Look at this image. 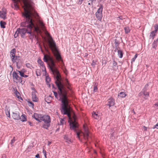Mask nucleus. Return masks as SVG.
<instances>
[{"instance_id":"nucleus-1","label":"nucleus","mask_w":158,"mask_h":158,"mask_svg":"<svg viewBox=\"0 0 158 158\" xmlns=\"http://www.w3.org/2000/svg\"><path fill=\"white\" fill-rule=\"evenodd\" d=\"M42 52L44 55V60L47 63L52 73L56 75L55 83L58 89V94L60 99L61 100L62 109L63 114H67L69 119V122L70 123V127L71 129L76 131L77 137L80 140L81 138L83 137L85 140L89 141L91 137V134L89 131L88 128L86 125H83V132L81 131H77L76 129L78 127V124L75 118L73 119L71 118L70 113V107L68 106V100L67 96V91L64 85L60 81L61 77L59 72L56 67V64L52 57L50 56L44 54V52L40 47Z\"/></svg>"},{"instance_id":"nucleus-2","label":"nucleus","mask_w":158,"mask_h":158,"mask_svg":"<svg viewBox=\"0 0 158 158\" xmlns=\"http://www.w3.org/2000/svg\"><path fill=\"white\" fill-rule=\"evenodd\" d=\"M14 2L13 5L15 9L17 10L20 0H12ZM23 4L24 12L23 15L25 19V24L27 28L30 30H46L45 24L39 18L38 13L35 11L27 0H21Z\"/></svg>"},{"instance_id":"nucleus-3","label":"nucleus","mask_w":158,"mask_h":158,"mask_svg":"<svg viewBox=\"0 0 158 158\" xmlns=\"http://www.w3.org/2000/svg\"><path fill=\"white\" fill-rule=\"evenodd\" d=\"M45 31V35L49 48L52 50L57 61L60 62L62 69V67L63 68H64V63L62 59L61 55L57 49L54 40H53L50 35L47 31V30Z\"/></svg>"},{"instance_id":"nucleus-4","label":"nucleus","mask_w":158,"mask_h":158,"mask_svg":"<svg viewBox=\"0 0 158 158\" xmlns=\"http://www.w3.org/2000/svg\"><path fill=\"white\" fill-rule=\"evenodd\" d=\"M99 6V7L96 12L95 15L98 20L101 21L102 17V11L103 9V6L102 4H100Z\"/></svg>"},{"instance_id":"nucleus-5","label":"nucleus","mask_w":158,"mask_h":158,"mask_svg":"<svg viewBox=\"0 0 158 158\" xmlns=\"http://www.w3.org/2000/svg\"><path fill=\"white\" fill-rule=\"evenodd\" d=\"M18 73L15 72H13L12 73V76L14 82L16 83L19 82L21 83L22 81V78L19 77Z\"/></svg>"},{"instance_id":"nucleus-6","label":"nucleus","mask_w":158,"mask_h":158,"mask_svg":"<svg viewBox=\"0 0 158 158\" xmlns=\"http://www.w3.org/2000/svg\"><path fill=\"white\" fill-rule=\"evenodd\" d=\"M7 11L6 9L3 8L1 10H0V18H2L3 19H5L6 18Z\"/></svg>"},{"instance_id":"nucleus-7","label":"nucleus","mask_w":158,"mask_h":158,"mask_svg":"<svg viewBox=\"0 0 158 158\" xmlns=\"http://www.w3.org/2000/svg\"><path fill=\"white\" fill-rule=\"evenodd\" d=\"M43 121L45 123H49L51 121L50 117L48 115H44L43 116L42 119H41V121Z\"/></svg>"},{"instance_id":"nucleus-8","label":"nucleus","mask_w":158,"mask_h":158,"mask_svg":"<svg viewBox=\"0 0 158 158\" xmlns=\"http://www.w3.org/2000/svg\"><path fill=\"white\" fill-rule=\"evenodd\" d=\"M32 117L36 120L41 122V119H42L43 115L37 113H34Z\"/></svg>"},{"instance_id":"nucleus-9","label":"nucleus","mask_w":158,"mask_h":158,"mask_svg":"<svg viewBox=\"0 0 158 158\" xmlns=\"http://www.w3.org/2000/svg\"><path fill=\"white\" fill-rule=\"evenodd\" d=\"M38 63L40 64V67L43 71L46 72L44 62L40 59H39L37 61Z\"/></svg>"},{"instance_id":"nucleus-10","label":"nucleus","mask_w":158,"mask_h":158,"mask_svg":"<svg viewBox=\"0 0 158 158\" xmlns=\"http://www.w3.org/2000/svg\"><path fill=\"white\" fill-rule=\"evenodd\" d=\"M37 91H32V99L34 102H37L38 98L37 96Z\"/></svg>"},{"instance_id":"nucleus-11","label":"nucleus","mask_w":158,"mask_h":158,"mask_svg":"<svg viewBox=\"0 0 158 158\" xmlns=\"http://www.w3.org/2000/svg\"><path fill=\"white\" fill-rule=\"evenodd\" d=\"M12 116L15 119L18 120L20 118L19 113L18 112H13L12 114Z\"/></svg>"},{"instance_id":"nucleus-12","label":"nucleus","mask_w":158,"mask_h":158,"mask_svg":"<svg viewBox=\"0 0 158 158\" xmlns=\"http://www.w3.org/2000/svg\"><path fill=\"white\" fill-rule=\"evenodd\" d=\"M28 31V30H17L14 35V37L16 38L20 33H22L23 35H24L25 33Z\"/></svg>"},{"instance_id":"nucleus-13","label":"nucleus","mask_w":158,"mask_h":158,"mask_svg":"<svg viewBox=\"0 0 158 158\" xmlns=\"http://www.w3.org/2000/svg\"><path fill=\"white\" fill-rule=\"evenodd\" d=\"M114 100L112 98H110L108 100V105L110 107L111 106H113L114 104Z\"/></svg>"},{"instance_id":"nucleus-14","label":"nucleus","mask_w":158,"mask_h":158,"mask_svg":"<svg viewBox=\"0 0 158 158\" xmlns=\"http://www.w3.org/2000/svg\"><path fill=\"white\" fill-rule=\"evenodd\" d=\"M20 57L19 56H15V57L13 58L12 60L13 63H16L17 64L19 61Z\"/></svg>"},{"instance_id":"nucleus-15","label":"nucleus","mask_w":158,"mask_h":158,"mask_svg":"<svg viewBox=\"0 0 158 158\" xmlns=\"http://www.w3.org/2000/svg\"><path fill=\"white\" fill-rule=\"evenodd\" d=\"M52 97L50 95L47 96L45 98V100L48 103H50L52 100Z\"/></svg>"},{"instance_id":"nucleus-16","label":"nucleus","mask_w":158,"mask_h":158,"mask_svg":"<svg viewBox=\"0 0 158 158\" xmlns=\"http://www.w3.org/2000/svg\"><path fill=\"white\" fill-rule=\"evenodd\" d=\"M16 53V50L14 48L11 50L10 52V56L11 59L15 56V53Z\"/></svg>"},{"instance_id":"nucleus-17","label":"nucleus","mask_w":158,"mask_h":158,"mask_svg":"<svg viewBox=\"0 0 158 158\" xmlns=\"http://www.w3.org/2000/svg\"><path fill=\"white\" fill-rule=\"evenodd\" d=\"M92 115L93 117L96 119H98L99 118V115L98 114V112H93L92 114Z\"/></svg>"},{"instance_id":"nucleus-18","label":"nucleus","mask_w":158,"mask_h":158,"mask_svg":"<svg viewBox=\"0 0 158 158\" xmlns=\"http://www.w3.org/2000/svg\"><path fill=\"white\" fill-rule=\"evenodd\" d=\"M157 30H154L152 31L150 33V38L153 39L154 38L156 34Z\"/></svg>"},{"instance_id":"nucleus-19","label":"nucleus","mask_w":158,"mask_h":158,"mask_svg":"<svg viewBox=\"0 0 158 158\" xmlns=\"http://www.w3.org/2000/svg\"><path fill=\"white\" fill-rule=\"evenodd\" d=\"M15 94L16 97L18 98L19 100H23V99L21 97L20 94L19 92L16 90L15 92Z\"/></svg>"},{"instance_id":"nucleus-20","label":"nucleus","mask_w":158,"mask_h":158,"mask_svg":"<svg viewBox=\"0 0 158 158\" xmlns=\"http://www.w3.org/2000/svg\"><path fill=\"white\" fill-rule=\"evenodd\" d=\"M143 94L144 96H145V98L146 99H147L146 98H147L149 96V93L146 91H144L141 92L139 94V95H141V94Z\"/></svg>"},{"instance_id":"nucleus-21","label":"nucleus","mask_w":158,"mask_h":158,"mask_svg":"<svg viewBox=\"0 0 158 158\" xmlns=\"http://www.w3.org/2000/svg\"><path fill=\"white\" fill-rule=\"evenodd\" d=\"M64 139L65 140V142L68 143H72L73 141L67 136H64Z\"/></svg>"},{"instance_id":"nucleus-22","label":"nucleus","mask_w":158,"mask_h":158,"mask_svg":"<svg viewBox=\"0 0 158 158\" xmlns=\"http://www.w3.org/2000/svg\"><path fill=\"white\" fill-rule=\"evenodd\" d=\"M127 95L125 92H121L118 94V96L122 98H125Z\"/></svg>"},{"instance_id":"nucleus-23","label":"nucleus","mask_w":158,"mask_h":158,"mask_svg":"<svg viewBox=\"0 0 158 158\" xmlns=\"http://www.w3.org/2000/svg\"><path fill=\"white\" fill-rule=\"evenodd\" d=\"M21 120L23 122L26 121L27 120V118L26 115L24 114H23L20 117V118Z\"/></svg>"},{"instance_id":"nucleus-24","label":"nucleus","mask_w":158,"mask_h":158,"mask_svg":"<svg viewBox=\"0 0 158 158\" xmlns=\"http://www.w3.org/2000/svg\"><path fill=\"white\" fill-rule=\"evenodd\" d=\"M17 72L19 73V74L22 77H27L28 76V75L24 74V73L21 71L18 70L17 71Z\"/></svg>"},{"instance_id":"nucleus-25","label":"nucleus","mask_w":158,"mask_h":158,"mask_svg":"<svg viewBox=\"0 0 158 158\" xmlns=\"http://www.w3.org/2000/svg\"><path fill=\"white\" fill-rule=\"evenodd\" d=\"M118 55L119 57L122 58L123 56V53L122 51L120 50H118Z\"/></svg>"},{"instance_id":"nucleus-26","label":"nucleus","mask_w":158,"mask_h":158,"mask_svg":"<svg viewBox=\"0 0 158 158\" xmlns=\"http://www.w3.org/2000/svg\"><path fill=\"white\" fill-rule=\"evenodd\" d=\"M157 44L156 41L155 40L152 44V47L156 49Z\"/></svg>"},{"instance_id":"nucleus-27","label":"nucleus","mask_w":158,"mask_h":158,"mask_svg":"<svg viewBox=\"0 0 158 158\" xmlns=\"http://www.w3.org/2000/svg\"><path fill=\"white\" fill-rule=\"evenodd\" d=\"M27 103L28 105L29 106L31 107L32 108H33L34 104L32 102L30 101H27Z\"/></svg>"},{"instance_id":"nucleus-28","label":"nucleus","mask_w":158,"mask_h":158,"mask_svg":"<svg viewBox=\"0 0 158 158\" xmlns=\"http://www.w3.org/2000/svg\"><path fill=\"white\" fill-rule=\"evenodd\" d=\"M65 84L66 86L67 87V88L70 89V84L68 80L67 79L65 80Z\"/></svg>"},{"instance_id":"nucleus-29","label":"nucleus","mask_w":158,"mask_h":158,"mask_svg":"<svg viewBox=\"0 0 158 158\" xmlns=\"http://www.w3.org/2000/svg\"><path fill=\"white\" fill-rule=\"evenodd\" d=\"M6 24V23L4 22L1 21L0 22V25L1 27L2 28H4L5 27V25Z\"/></svg>"},{"instance_id":"nucleus-30","label":"nucleus","mask_w":158,"mask_h":158,"mask_svg":"<svg viewBox=\"0 0 158 158\" xmlns=\"http://www.w3.org/2000/svg\"><path fill=\"white\" fill-rule=\"evenodd\" d=\"M5 112L7 116L10 118V114L9 110L8 109L5 110Z\"/></svg>"},{"instance_id":"nucleus-31","label":"nucleus","mask_w":158,"mask_h":158,"mask_svg":"<svg viewBox=\"0 0 158 158\" xmlns=\"http://www.w3.org/2000/svg\"><path fill=\"white\" fill-rule=\"evenodd\" d=\"M36 74L37 76H40L41 75V73L40 72V70L39 69H37L36 71Z\"/></svg>"},{"instance_id":"nucleus-32","label":"nucleus","mask_w":158,"mask_h":158,"mask_svg":"<svg viewBox=\"0 0 158 158\" xmlns=\"http://www.w3.org/2000/svg\"><path fill=\"white\" fill-rule=\"evenodd\" d=\"M117 63L115 62V61H113V69H114L115 68V67H117Z\"/></svg>"},{"instance_id":"nucleus-33","label":"nucleus","mask_w":158,"mask_h":158,"mask_svg":"<svg viewBox=\"0 0 158 158\" xmlns=\"http://www.w3.org/2000/svg\"><path fill=\"white\" fill-rule=\"evenodd\" d=\"M46 124H44L43 125V127L47 129L48 127L49 126L50 124L49 123H46Z\"/></svg>"},{"instance_id":"nucleus-34","label":"nucleus","mask_w":158,"mask_h":158,"mask_svg":"<svg viewBox=\"0 0 158 158\" xmlns=\"http://www.w3.org/2000/svg\"><path fill=\"white\" fill-rule=\"evenodd\" d=\"M138 56L137 54H136L135 56L132 58V59L131 60V63L132 62H134L135 61V59Z\"/></svg>"},{"instance_id":"nucleus-35","label":"nucleus","mask_w":158,"mask_h":158,"mask_svg":"<svg viewBox=\"0 0 158 158\" xmlns=\"http://www.w3.org/2000/svg\"><path fill=\"white\" fill-rule=\"evenodd\" d=\"M62 70H63V71H64V73L66 74V75H67V73H68V72H67V70L66 69H65V68L64 67V68H63V67H62Z\"/></svg>"},{"instance_id":"nucleus-36","label":"nucleus","mask_w":158,"mask_h":158,"mask_svg":"<svg viewBox=\"0 0 158 158\" xmlns=\"http://www.w3.org/2000/svg\"><path fill=\"white\" fill-rule=\"evenodd\" d=\"M16 140L15 139V137H13V139H12L10 143L11 145H12L13 143Z\"/></svg>"},{"instance_id":"nucleus-37","label":"nucleus","mask_w":158,"mask_h":158,"mask_svg":"<svg viewBox=\"0 0 158 158\" xmlns=\"http://www.w3.org/2000/svg\"><path fill=\"white\" fill-rule=\"evenodd\" d=\"M60 123H61V124L62 125L64 124L65 122L64 119H61L60 120Z\"/></svg>"},{"instance_id":"nucleus-38","label":"nucleus","mask_w":158,"mask_h":158,"mask_svg":"<svg viewBox=\"0 0 158 158\" xmlns=\"http://www.w3.org/2000/svg\"><path fill=\"white\" fill-rule=\"evenodd\" d=\"M43 152L44 153V155L45 158H47L46 152V151L44 149H43Z\"/></svg>"},{"instance_id":"nucleus-39","label":"nucleus","mask_w":158,"mask_h":158,"mask_svg":"<svg viewBox=\"0 0 158 158\" xmlns=\"http://www.w3.org/2000/svg\"><path fill=\"white\" fill-rule=\"evenodd\" d=\"M46 82L48 83L50 81V78L48 77H47L46 78Z\"/></svg>"},{"instance_id":"nucleus-40","label":"nucleus","mask_w":158,"mask_h":158,"mask_svg":"<svg viewBox=\"0 0 158 158\" xmlns=\"http://www.w3.org/2000/svg\"><path fill=\"white\" fill-rule=\"evenodd\" d=\"M26 66L28 68H31L32 65L30 63H27L26 64Z\"/></svg>"},{"instance_id":"nucleus-41","label":"nucleus","mask_w":158,"mask_h":158,"mask_svg":"<svg viewBox=\"0 0 158 158\" xmlns=\"http://www.w3.org/2000/svg\"><path fill=\"white\" fill-rule=\"evenodd\" d=\"M98 88L96 86H94V92H96L97 91Z\"/></svg>"},{"instance_id":"nucleus-42","label":"nucleus","mask_w":158,"mask_h":158,"mask_svg":"<svg viewBox=\"0 0 158 158\" xmlns=\"http://www.w3.org/2000/svg\"><path fill=\"white\" fill-rule=\"evenodd\" d=\"M96 64V62L94 60H93L92 63L91 64V65L92 66H94Z\"/></svg>"},{"instance_id":"nucleus-43","label":"nucleus","mask_w":158,"mask_h":158,"mask_svg":"<svg viewBox=\"0 0 158 158\" xmlns=\"http://www.w3.org/2000/svg\"><path fill=\"white\" fill-rule=\"evenodd\" d=\"M154 28L155 30H158V24H156L154 25Z\"/></svg>"},{"instance_id":"nucleus-44","label":"nucleus","mask_w":158,"mask_h":158,"mask_svg":"<svg viewBox=\"0 0 158 158\" xmlns=\"http://www.w3.org/2000/svg\"><path fill=\"white\" fill-rule=\"evenodd\" d=\"M83 1L84 0H79L78 2V4H81Z\"/></svg>"},{"instance_id":"nucleus-45","label":"nucleus","mask_w":158,"mask_h":158,"mask_svg":"<svg viewBox=\"0 0 158 158\" xmlns=\"http://www.w3.org/2000/svg\"><path fill=\"white\" fill-rule=\"evenodd\" d=\"M54 95L56 98H57V94L56 92H53Z\"/></svg>"},{"instance_id":"nucleus-46","label":"nucleus","mask_w":158,"mask_h":158,"mask_svg":"<svg viewBox=\"0 0 158 158\" xmlns=\"http://www.w3.org/2000/svg\"><path fill=\"white\" fill-rule=\"evenodd\" d=\"M155 107L158 108V102L154 104Z\"/></svg>"},{"instance_id":"nucleus-47","label":"nucleus","mask_w":158,"mask_h":158,"mask_svg":"<svg viewBox=\"0 0 158 158\" xmlns=\"http://www.w3.org/2000/svg\"><path fill=\"white\" fill-rule=\"evenodd\" d=\"M2 158H6V156L5 154L2 155Z\"/></svg>"},{"instance_id":"nucleus-48","label":"nucleus","mask_w":158,"mask_h":158,"mask_svg":"<svg viewBox=\"0 0 158 158\" xmlns=\"http://www.w3.org/2000/svg\"><path fill=\"white\" fill-rule=\"evenodd\" d=\"M35 157L37 158H40V156L39 154H37V155H35Z\"/></svg>"},{"instance_id":"nucleus-49","label":"nucleus","mask_w":158,"mask_h":158,"mask_svg":"<svg viewBox=\"0 0 158 158\" xmlns=\"http://www.w3.org/2000/svg\"><path fill=\"white\" fill-rule=\"evenodd\" d=\"M143 129L144 131H146L147 130V127L145 126L143 127Z\"/></svg>"},{"instance_id":"nucleus-50","label":"nucleus","mask_w":158,"mask_h":158,"mask_svg":"<svg viewBox=\"0 0 158 158\" xmlns=\"http://www.w3.org/2000/svg\"><path fill=\"white\" fill-rule=\"evenodd\" d=\"M155 127L158 129V123L155 126Z\"/></svg>"},{"instance_id":"nucleus-51","label":"nucleus","mask_w":158,"mask_h":158,"mask_svg":"<svg viewBox=\"0 0 158 158\" xmlns=\"http://www.w3.org/2000/svg\"><path fill=\"white\" fill-rule=\"evenodd\" d=\"M31 89L33 91H36L34 87H31Z\"/></svg>"},{"instance_id":"nucleus-52","label":"nucleus","mask_w":158,"mask_h":158,"mask_svg":"<svg viewBox=\"0 0 158 158\" xmlns=\"http://www.w3.org/2000/svg\"><path fill=\"white\" fill-rule=\"evenodd\" d=\"M130 32V30H125V32L127 34Z\"/></svg>"},{"instance_id":"nucleus-53","label":"nucleus","mask_w":158,"mask_h":158,"mask_svg":"<svg viewBox=\"0 0 158 158\" xmlns=\"http://www.w3.org/2000/svg\"><path fill=\"white\" fill-rule=\"evenodd\" d=\"M28 123H29V125L30 126H32V123L31 122H28Z\"/></svg>"},{"instance_id":"nucleus-54","label":"nucleus","mask_w":158,"mask_h":158,"mask_svg":"<svg viewBox=\"0 0 158 158\" xmlns=\"http://www.w3.org/2000/svg\"><path fill=\"white\" fill-rule=\"evenodd\" d=\"M111 137L110 138H112V139H113V138H114L113 137V134H112L111 135Z\"/></svg>"},{"instance_id":"nucleus-55","label":"nucleus","mask_w":158,"mask_h":158,"mask_svg":"<svg viewBox=\"0 0 158 158\" xmlns=\"http://www.w3.org/2000/svg\"><path fill=\"white\" fill-rule=\"evenodd\" d=\"M88 4L89 5H93V2H91V3H88Z\"/></svg>"},{"instance_id":"nucleus-56","label":"nucleus","mask_w":158,"mask_h":158,"mask_svg":"<svg viewBox=\"0 0 158 158\" xmlns=\"http://www.w3.org/2000/svg\"><path fill=\"white\" fill-rule=\"evenodd\" d=\"M51 143V142H50L49 141H48V145H49Z\"/></svg>"},{"instance_id":"nucleus-57","label":"nucleus","mask_w":158,"mask_h":158,"mask_svg":"<svg viewBox=\"0 0 158 158\" xmlns=\"http://www.w3.org/2000/svg\"><path fill=\"white\" fill-rule=\"evenodd\" d=\"M90 1L91 2H93L94 1H95V0H90Z\"/></svg>"},{"instance_id":"nucleus-58","label":"nucleus","mask_w":158,"mask_h":158,"mask_svg":"<svg viewBox=\"0 0 158 158\" xmlns=\"http://www.w3.org/2000/svg\"><path fill=\"white\" fill-rule=\"evenodd\" d=\"M118 18H119V19H122V17H118Z\"/></svg>"},{"instance_id":"nucleus-59","label":"nucleus","mask_w":158,"mask_h":158,"mask_svg":"<svg viewBox=\"0 0 158 158\" xmlns=\"http://www.w3.org/2000/svg\"><path fill=\"white\" fill-rule=\"evenodd\" d=\"M17 30H24V29H20L19 28H18Z\"/></svg>"},{"instance_id":"nucleus-60","label":"nucleus","mask_w":158,"mask_h":158,"mask_svg":"<svg viewBox=\"0 0 158 158\" xmlns=\"http://www.w3.org/2000/svg\"><path fill=\"white\" fill-rule=\"evenodd\" d=\"M88 144V142H85V144L87 145Z\"/></svg>"},{"instance_id":"nucleus-61","label":"nucleus","mask_w":158,"mask_h":158,"mask_svg":"<svg viewBox=\"0 0 158 158\" xmlns=\"http://www.w3.org/2000/svg\"><path fill=\"white\" fill-rule=\"evenodd\" d=\"M27 33H31V32H29V31H27Z\"/></svg>"},{"instance_id":"nucleus-62","label":"nucleus","mask_w":158,"mask_h":158,"mask_svg":"<svg viewBox=\"0 0 158 158\" xmlns=\"http://www.w3.org/2000/svg\"><path fill=\"white\" fill-rule=\"evenodd\" d=\"M133 113L135 114V112L134 111L133 112Z\"/></svg>"},{"instance_id":"nucleus-63","label":"nucleus","mask_w":158,"mask_h":158,"mask_svg":"<svg viewBox=\"0 0 158 158\" xmlns=\"http://www.w3.org/2000/svg\"><path fill=\"white\" fill-rule=\"evenodd\" d=\"M157 64H158V62H157Z\"/></svg>"},{"instance_id":"nucleus-64","label":"nucleus","mask_w":158,"mask_h":158,"mask_svg":"<svg viewBox=\"0 0 158 158\" xmlns=\"http://www.w3.org/2000/svg\"><path fill=\"white\" fill-rule=\"evenodd\" d=\"M36 31H37L38 30H36Z\"/></svg>"}]
</instances>
